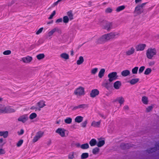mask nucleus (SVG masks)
I'll use <instances>...</instances> for the list:
<instances>
[{"label": "nucleus", "mask_w": 159, "mask_h": 159, "mask_svg": "<svg viewBox=\"0 0 159 159\" xmlns=\"http://www.w3.org/2000/svg\"><path fill=\"white\" fill-rule=\"evenodd\" d=\"M97 141L95 139H93L89 141V143L91 146H93L97 144Z\"/></svg>", "instance_id": "obj_25"}, {"label": "nucleus", "mask_w": 159, "mask_h": 159, "mask_svg": "<svg viewBox=\"0 0 159 159\" xmlns=\"http://www.w3.org/2000/svg\"><path fill=\"white\" fill-rule=\"evenodd\" d=\"M60 57L63 59L66 60L68 59L69 58V55L65 53H62L60 55Z\"/></svg>", "instance_id": "obj_26"}, {"label": "nucleus", "mask_w": 159, "mask_h": 159, "mask_svg": "<svg viewBox=\"0 0 159 159\" xmlns=\"http://www.w3.org/2000/svg\"><path fill=\"white\" fill-rule=\"evenodd\" d=\"M146 47L145 44H139L135 47L137 51H142L144 50Z\"/></svg>", "instance_id": "obj_11"}, {"label": "nucleus", "mask_w": 159, "mask_h": 159, "mask_svg": "<svg viewBox=\"0 0 159 159\" xmlns=\"http://www.w3.org/2000/svg\"><path fill=\"white\" fill-rule=\"evenodd\" d=\"M32 57L30 56H27L26 57H24L21 58V61H22L25 63H30L32 60Z\"/></svg>", "instance_id": "obj_10"}, {"label": "nucleus", "mask_w": 159, "mask_h": 159, "mask_svg": "<svg viewBox=\"0 0 159 159\" xmlns=\"http://www.w3.org/2000/svg\"><path fill=\"white\" fill-rule=\"evenodd\" d=\"M99 151V148L98 147H96L93 149L92 152L93 154L96 155L98 153Z\"/></svg>", "instance_id": "obj_36"}, {"label": "nucleus", "mask_w": 159, "mask_h": 159, "mask_svg": "<svg viewBox=\"0 0 159 159\" xmlns=\"http://www.w3.org/2000/svg\"><path fill=\"white\" fill-rule=\"evenodd\" d=\"M18 134L19 135H22L23 134V133H24V130L23 129H21L20 130V132H18Z\"/></svg>", "instance_id": "obj_57"}, {"label": "nucleus", "mask_w": 159, "mask_h": 159, "mask_svg": "<svg viewBox=\"0 0 159 159\" xmlns=\"http://www.w3.org/2000/svg\"><path fill=\"white\" fill-rule=\"evenodd\" d=\"M138 67H135L132 69V72L133 74H136L137 73L138 69Z\"/></svg>", "instance_id": "obj_43"}, {"label": "nucleus", "mask_w": 159, "mask_h": 159, "mask_svg": "<svg viewBox=\"0 0 159 159\" xmlns=\"http://www.w3.org/2000/svg\"><path fill=\"white\" fill-rule=\"evenodd\" d=\"M118 75L116 72H113L110 73L108 75V77L109 78V80L110 82H112L118 79Z\"/></svg>", "instance_id": "obj_3"}, {"label": "nucleus", "mask_w": 159, "mask_h": 159, "mask_svg": "<svg viewBox=\"0 0 159 159\" xmlns=\"http://www.w3.org/2000/svg\"><path fill=\"white\" fill-rule=\"evenodd\" d=\"M5 153V151L3 149H0V155L4 154Z\"/></svg>", "instance_id": "obj_55"}, {"label": "nucleus", "mask_w": 159, "mask_h": 159, "mask_svg": "<svg viewBox=\"0 0 159 159\" xmlns=\"http://www.w3.org/2000/svg\"><path fill=\"white\" fill-rule=\"evenodd\" d=\"M79 106V108H83L84 109L85 108L87 107H88V105L86 104H82L80 105Z\"/></svg>", "instance_id": "obj_45"}, {"label": "nucleus", "mask_w": 159, "mask_h": 159, "mask_svg": "<svg viewBox=\"0 0 159 159\" xmlns=\"http://www.w3.org/2000/svg\"><path fill=\"white\" fill-rule=\"evenodd\" d=\"M84 61L83 57L80 56L79 59L77 61V64L78 65H80L83 63Z\"/></svg>", "instance_id": "obj_31"}, {"label": "nucleus", "mask_w": 159, "mask_h": 159, "mask_svg": "<svg viewBox=\"0 0 159 159\" xmlns=\"http://www.w3.org/2000/svg\"><path fill=\"white\" fill-rule=\"evenodd\" d=\"M135 51V49L133 47L131 48L128 50L126 52V54L127 56H129L133 54Z\"/></svg>", "instance_id": "obj_19"}, {"label": "nucleus", "mask_w": 159, "mask_h": 159, "mask_svg": "<svg viewBox=\"0 0 159 159\" xmlns=\"http://www.w3.org/2000/svg\"><path fill=\"white\" fill-rule=\"evenodd\" d=\"M83 119V117L81 116H78L76 117L75 119V122L80 123L81 122Z\"/></svg>", "instance_id": "obj_21"}, {"label": "nucleus", "mask_w": 159, "mask_h": 159, "mask_svg": "<svg viewBox=\"0 0 159 159\" xmlns=\"http://www.w3.org/2000/svg\"><path fill=\"white\" fill-rule=\"evenodd\" d=\"M147 2H145L144 3H143L139 5L140 7L141 8H142L143 9V8L144 7V6L146 4Z\"/></svg>", "instance_id": "obj_59"}, {"label": "nucleus", "mask_w": 159, "mask_h": 159, "mask_svg": "<svg viewBox=\"0 0 159 159\" xmlns=\"http://www.w3.org/2000/svg\"><path fill=\"white\" fill-rule=\"evenodd\" d=\"M63 21L64 23H67L69 21V18L67 16H64L63 18Z\"/></svg>", "instance_id": "obj_47"}, {"label": "nucleus", "mask_w": 159, "mask_h": 159, "mask_svg": "<svg viewBox=\"0 0 159 159\" xmlns=\"http://www.w3.org/2000/svg\"><path fill=\"white\" fill-rule=\"evenodd\" d=\"M23 140H20L17 143L16 145L17 147H19L23 143Z\"/></svg>", "instance_id": "obj_51"}, {"label": "nucleus", "mask_w": 159, "mask_h": 159, "mask_svg": "<svg viewBox=\"0 0 159 159\" xmlns=\"http://www.w3.org/2000/svg\"><path fill=\"white\" fill-rule=\"evenodd\" d=\"M120 147L122 149H125L129 148H130L132 147V146L129 143H122L121 144Z\"/></svg>", "instance_id": "obj_18"}, {"label": "nucleus", "mask_w": 159, "mask_h": 159, "mask_svg": "<svg viewBox=\"0 0 159 159\" xmlns=\"http://www.w3.org/2000/svg\"><path fill=\"white\" fill-rule=\"evenodd\" d=\"M155 64V62L154 61H150L149 63V65L150 66H152L154 65Z\"/></svg>", "instance_id": "obj_56"}, {"label": "nucleus", "mask_w": 159, "mask_h": 159, "mask_svg": "<svg viewBox=\"0 0 159 159\" xmlns=\"http://www.w3.org/2000/svg\"><path fill=\"white\" fill-rule=\"evenodd\" d=\"M105 143V141L104 140H100L97 143V146L99 147L102 146Z\"/></svg>", "instance_id": "obj_30"}, {"label": "nucleus", "mask_w": 159, "mask_h": 159, "mask_svg": "<svg viewBox=\"0 0 159 159\" xmlns=\"http://www.w3.org/2000/svg\"><path fill=\"white\" fill-rule=\"evenodd\" d=\"M119 35V34L116 32H111L105 34L98 38L96 42L97 44H102L110 40V39L117 38Z\"/></svg>", "instance_id": "obj_1"}, {"label": "nucleus", "mask_w": 159, "mask_h": 159, "mask_svg": "<svg viewBox=\"0 0 159 159\" xmlns=\"http://www.w3.org/2000/svg\"><path fill=\"white\" fill-rule=\"evenodd\" d=\"M153 107L152 106H149L146 108V111L147 112H149L152 110Z\"/></svg>", "instance_id": "obj_49"}, {"label": "nucleus", "mask_w": 159, "mask_h": 159, "mask_svg": "<svg viewBox=\"0 0 159 159\" xmlns=\"http://www.w3.org/2000/svg\"><path fill=\"white\" fill-rule=\"evenodd\" d=\"M30 109L31 110L37 109V110H38L39 111L40 110V108H38V107H34V106H33V107H31L30 108Z\"/></svg>", "instance_id": "obj_58"}, {"label": "nucleus", "mask_w": 159, "mask_h": 159, "mask_svg": "<svg viewBox=\"0 0 159 159\" xmlns=\"http://www.w3.org/2000/svg\"><path fill=\"white\" fill-rule=\"evenodd\" d=\"M43 134L44 132L43 131H40L37 132L33 139V142L34 143H35L37 141L43 136Z\"/></svg>", "instance_id": "obj_5"}, {"label": "nucleus", "mask_w": 159, "mask_h": 159, "mask_svg": "<svg viewBox=\"0 0 159 159\" xmlns=\"http://www.w3.org/2000/svg\"><path fill=\"white\" fill-rule=\"evenodd\" d=\"M44 57L45 55L43 53L39 54L36 56V57L38 60L42 59L44 58Z\"/></svg>", "instance_id": "obj_39"}, {"label": "nucleus", "mask_w": 159, "mask_h": 159, "mask_svg": "<svg viewBox=\"0 0 159 159\" xmlns=\"http://www.w3.org/2000/svg\"><path fill=\"white\" fill-rule=\"evenodd\" d=\"M87 124V120H85L81 124L82 127L84 128L85 127H86Z\"/></svg>", "instance_id": "obj_52"}, {"label": "nucleus", "mask_w": 159, "mask_h": 159, "mask_svg": "<svg viewBox=\"0 0 159 159\" xmlns=\"http://www.w3.org/2000/svg\"><path fill=\"white\" fill-rule=\"evenodd\" d=\"M62 19L61 18H59L56 21V23H60L62 22Z\"/></svg>", "instance_id": "obj_60"}, {"label": "nucleus", "mask_w": 159, "mask_h": 159, "mask_svg": "<svg viewBox=\"0 0 159 159\" xmlns=\"http://www.w3.org/2000/svg\"><path fill=\"white\" fill-rule=\"evenodd\" d=\"M74 93L77 96L84 95V89L82 87H80L75 90Z\"/></svg>", "instance_id": "obj_6"}, {"label": "nucleus", "mask_w": 159, "mask_h": 159, "mask_svg": "<svg viewBox=\"0 0 159 159\" xmlns=\"http://www.w3.org/2000/svg\"><path fill=\"white\" fill-rule=\"evenodd\" d=\"M79 108V106H75L73 107L72 110H75Z\"/></svg>", "instance_id": "obj_62"}, {"label": "nucleus", "mask_w": 159, "mask_h": 159, "mask_svg": "<svg viewBox=\"0 0 159 159\" xmlns=\"http://www.w3.org/2000/svg\"><path fill=\"white\" fill-rule=\"evenodd\" d=\"M125 8V6L122 5L118 7L116 10V11L117 12H120V11L123 10Z\"/></svg>", "instance_id": "obj_35"}, {"label": "nucleus", "mask_w": 159, "mask_h": 159, "mask_svg": "<svg viewBox=\"0 0 159 159\" xmlns=\"http://www.w3.org/2000/svg\"><path fill=\"white\" fill-rule=\"evenodd\" d=\"M112 11L113 10L111 8L108 7L106 9L105 11L106 13H111L112 12Z\"/></svg>", "instance_id": "obj_46"}, {"label": "nucleus", "mask_w": 159, "mask_h": 159, "mask_svg": "<svg viewBox=\"0 0 159 159\" xmlns=\"http://www.w3.org/2000/svg\"><path fill=\"white\" fill-rule=\"evenodd\" d=\"M75 153L74 152H71L69 153L68 157L69 159H73L74 158V155Z\"/></svg>", "instance_id": "obj_41"}, {"label": "nucleus", "mask_w": 159, "mask_h": 159, "mask_svg": "<svg viewBox=\"0 0 159 159\" xmlns=\"http://www.w3.org/2000/svg\"><path fill=\"white\" fill-rule=\"evenodd\" d=\"M111 82L109 81V80H106L105 82H103L102 85L106 89H108L110 87L111 83Z\"/></svg>", "instance_id": "obj_17"}, {"label": "nucleus", "mask_w": 159, "mask_h": 159, "mask_svg": "<svg viewBox=\"0 0 159 159\" xmlns=\"http://www.w3.org/2000/svg\"><path fill=\"white\" fill-rule=\"evenodd\" d=\"M145 68V67L144 66H141L139 69V74H141L142 73L144 70Z\"/></svg>", "instance_id": "obj_50"}, {"label": "nucleus", "mask_w": 159, "mask_h": 159, "mask_svg": "<svg viewBox=\"0 0 159 159\" xmlns=\"http://www.w3.org/2000/svg\"><path fill=\"white\" fill-rule=\"evenodd\" d=\"M56 14V11H53L52 14L50 15V16L49 17L48 19H51L52 18L53 16L55 15Z\"/></svg>", "instance_id": "obj_53"}, {"label": "nucleus", "mask_w": 159, "mask_h": 159, "mask_svg": "<svg viewBox=\"0 0 159 159\" xmlns=\"http://www.w3.org/2000/svg\"><path fill=\"white\" fill-rule=\"evenodd\" d=\"M67 15L69 17V18L70 20H71L73 19V15L72 13V11H70L67 12Z\"/></svg>", "instance_id": "obj_32"}, {"label": "nucleus", "mask_w": 159, "mask_h": 159, "mask_svg": "<svg viewBox=\"0 0 159 159\" xmlns=\"http://www.w3.org/2000/svg\"><path fill=\"white\" fill-rule=\"evenodd\" d=\"M66 130L64 129L59 128L56 131V132L59 134L61 137H66L65 132Z\"/></svg>", "instance_id": "obj_7"}, {"label": "nucleus", "mask_w": 159, "mask_h": 159, "mask_svg": "<svg viewBox=\"0 0 159 159\" xmlns=\"http://www.w3.org/2000/svg\"><path fill=\"white\" fill-rule=\"evenodd\" d=\"M43 29V27L41 28L40 29H39L36 32V34H39L40 33H41L42 32Z\"/></svg>", "instance_id": "obj_54"}, {"label": "nucleus", "mask_w": 159, "mask_h": 159, "mask_svg": "<svg viewBox=\"0 0 159 159\" xmlns=\"http://www.w3.org/2000/svg\"><path fill=\"white\" fill-rule=\"evenodd\" d=\"M11 51L10 50H7L4 51L3 54L5 55H9L11 54Z\"/></svg>", "instance_id": "obj_48"}, {"label": "nucleus", "mask_w": 159, "mask_h": 159, "mask_svg": "<svg viewBox=\"0 0 159 159\" xmlns=\"http://www.w3.org/2000/svg\"><path fill=\"white\" fill-rule=\"evenodd\" d=\"M157 51L155 48H149L147 51L146 56L149 59H152L156 54Z\"/></svg>", "instance_id": "obj_2"}, {"label": "nucleus", "mask_w": 159, "mask_h": 159, "mask_svg": "<svg viewBox=\"0 0 159 159\" xmlns=\"http://www.w3.org/2000/svg\"><path fill=\"white\" fill-rule=\"evenodd\" d=\"M98 68H95L92 69L91 70V73L93 75H95L98 71Z\"/></svg>", "instance_id": "obj_44"}, {"label": "nucleus", "mask_w": 159, "mask_h": 159, "mask_svg": "<svg viewBox=\"0 0 159 159\" xmlns=\"http://www.w3.org/2000/svg\"><path fill=\"white\" fill-rule=\"evenodd\" d=\"M89 153H83L81 156L82 159H84L88 158L89 157Z\"/></svg>", "instance_id": "obj_37"}, {"label": "nucleus", "mask_w": 159, "mask_h": 159, "mask_svg": "<svg viewBox=\"0 0 159 159\" xmlns=\"http://www.w3.org/2000/svg\"><path fill=\"white\" fill-rule=\"evenodd\" d=\"M37 114L35 113H31L30 116L29 118L31 120H32L37 117Z\"/></svg>", "instance_id": "obj_42"}, {"label": "nucleus", "mask_w": 159, "mask_h": 159, "mask_svg": "<svg viewBox=\"0 0 159 159\" xmlns=\"http://www.w3.org/2000/svg\"><path fill=\"white\" fill-rule=\"evenodd\" d=\"M3 113V106L0 105V113Z\"/></svg>", "instance_id": "obj_61"}, {"label": "nucleus", "mask_w": 159, "mask_h": 159, "mask_svg": "<svg viewBox=\"0 0 159 159\" xmlns=\"http://www.w3.org/2000/svg\"><path fill=\"white\" fill-rule=\"evenodd\" d=\"M112 24L111 22H108L104 26L103 28L108 31L110 30L112 28Z\"/></svg>", "instance_id": "obj_15"}, {"label": "nucleus", "mask_w": 159, "mask_h": 159, "mask_svg": "<svg viewBox=\"0 0 159 159\" xmlns=\"http://www.w3.org/2000/svg\"><path fill=\"white\" fill-rule=\"evenodd\" d=\"M143 12V9L139 6L137 5L135 8L134 12L138 14H141Z\"/></svg>", "instance_id": "obj_14"}, {"label": "nucleus", "mask_w": 159, "mask_h": 159, "mask_svg": "<svg viewBox=\"0 0 159 159\" xmlns=\"http://www.w3.org/2000/svg\"><path fill=\"white\" fill-rule=\"evenodd\" d=\"M89 147V145L88 143H86L82 144L80 146V148L83 149H86L88 148Z\"/></svg>", "instance_id": "obj_33"}, {"label": "nucleus", "mask_w": 159, "mask_h": 159, "mask_svg": "<svg viewBox=\"0 0 159 159\" xmlns=\"http://www.w3.org/2000/svg\"><path fill=\"white\" fill-rule=\"evenodd\" d=\"M142 101L143 103L147 105L148 103V98L146 96H143L142 98Z\"/></svg>", "instance_id": "obj_28"}, {"label": "nucleus", "mask_w": 159, "mask_h": 159, "mask_svg": "<svg viewBox=\"0 0 159 159\" xmlns=\"http://www.w3.org/2000/svg\"><path fill=\"white\" fill-rule=\"evenodd\" d=\"M130 71L128 70H125L121 72V75L125 77L130 74Z\"/></svg>", "instance_id": "obj_20"}, {"label": "nucleus", "mask_w": 159, "mask_h": 159, "mask_svg": "<svg viewBox=\"0 0 159 159\" xmlns=\"http://www.w3.org/2000/svg\"><path fill=\"white\" fill-rule=\"evenodd\" d=\"M139 80L138 78L133 79L131 80L129 83L132 85H134L137 83Z\"/></svg>", "instance_id": "obj_24"}, {"label": "nucleus", "mask_w": 159, "mask_h": 159, "mask_svg": "<svg viewBox=\"0 0 159 159\" xmlns=\"http://www.w3.org/2000/svg\"><path fill=\"white\" fill-rule=\"evenodd\" d=\"M8 135V132L7 131H0V136H3L4 138H7Z\"/></svg>", "instance_id": "obj_27"}, {"label": "nucleus", "mask_w": 159, "mask_h": 159, "mask_svg": "<svg viewBox=\"0 0 159 159\" xmlns=\"http://www.w3.org/2000/svg\"><path fill=\"white\" fill-rule=\"evenodd\" d=\"M72 119L70 117H67L64 120L65 122L67 124H70L71 123Z\"/></svg>", "instance_id": "obj_34"}, {"label": "nucleus", "mask_w": 159, "mask_h": 159, "mask_svg": "<svg viewBox=\"0 0 159 159\" xmlns=\"http://www.w3.org/2000/svg\"><path fill=\"white\" fill-rule=\"evenodd\" d=\"M152 72V70L150 68H148L146 69L144 74L146 75H148Z\"/></svg>", "instance_id": "obj_40"}, {"label": "nucleus", "mask_w": 159, "mask_h": 159, "mask_svg": "<svg viewBox=\"0 0 159 159\" xmlns=\"http://www.w3.org/2000/svg\"><path fill=\"white\" fill-rule=\"evenodd\" d=\"M48 35L49 36H50L52 35V34H53L52 33V32L51 31H49L48 34Z\"/></svg>", "instance_id": "obj_63"}, {"label": "nucleus", "mask_w": 159, "mask_h": 159, "mask_svg": "<svg viewBox=\"0 0 159 159\" xmlns=\"http://www.w3.org/2000/svg\"><path fill=\"white\" fill-rule=\"evenodd\" d=\"M99 94V91L97 89L92 90L90 93V96L92 98H94Z\"/></svg>", "instance_id": "obj_12"}, {"label": "nucleus", "mask_w": 159, "mask_h": 159, "mask_svg": "<svg viewBox=\"0 0 159 159\" xmlns=\"http://www.w3.org/2000/svg\"><path fill=\"white\" fill-rule=\"evenodd\" d=\"M101 122V120L97 122L93 121L91 123V126L94 127L99 128L100 127Z\"/></svg>", "instance_id": "obj_13"}, {"label": "nucleus", "mask_w": 159, "mask_h": 159, "mask_svg": "<svg viewBox=\"0 0 159 159\" xmlns=\"http://www.w3.org/2000/svg\"><path fill=\"white\" fill-rule=\"evenodd\" d=\"M159 149V142H157L155 145L154 148H151L150 149H148L147 151L149 153H152L155 152L157 150Z\"/></svg>", "instance_id": "obj_8"}, {"label": "nucleus", "mask_w": 159, "mask_h": 159, "mask_svg": "<svg viewBox=\"0 0 159 159\" xmlns=\"http://www.w3.org/2000/svg\"><path fill=\"white\" fill-rule=\"evenodd\" d=\"M28 119V117L27 115H24L20 116L18 119L19 121H21L23 123L25 122Z\"/></svg>", "instance_id": "obj_9"}, {"label": "nucleus", "mask_w": 159, "mask_h": 159, "mask_svg": "<svg viewBox=\"0 0 159 159\" xmlns=\"http://www.w3.org/2000/svg\"><path fill=\"white\" fill-rule=\"evenodd\" d=\"M37 105L39 107V108H42L46 106L45 104V102L43 101H40L37 103Z\"/></svg>", "instance_id": "obj_23"}, {"label": "nucleus", "mask_w": 159, "mask_h": 159, "mask_svg": "<svg viewBox=\"0 0 159 159\" xmlns=\"http://www.w3.org/2000/svg\"><path fill=\"white\" fill-rule=\"evenodd\" d=\"M121 85V83L119 81H117L114 83V87L116 89H119Z\"/></svg>", "instance_id": "obj_16"}, {"label": "nucleus", "mask_w": 159, "mask_h": 159, "mask_svg": "<svg viewBox=\"0 0 159 159\" xmlns=\"http://www.w3.org/2000/svg\"><path fill=\"white\" fill-rule=\"evenodd\" d=\"M16 109L10 106L4 107L3 106V113H10L15 112Z\"/></svg>", "instance_id": "obj_4"}, {"label": "nucleus", "mask_w": 159, "mask_h": 159, "mask_svg": "<svg viewBox=\"0 0 159 159\" xmlns=\"http://www.w3.org/2000/svg\"><path fill=\"white\" fill-rule=\"evenodd\" d=\"M51 143V140L50 139L47 142V144L48 145H49Z\"/></svg>", "instance_id": "obj_64"}, {"label": "nucleus", "mask_w": 159, "mask_h": 159, "mask_svg": "<svg viewBox=\"0 0 159 159\" xmlns=\"http://www.w3.org/2000/svg\"><path fill=\"white\" fill-rule=\"evenodd\" d=\"M51 31L53 34L55 32H57L59 33H61V30L58 27H56L54 28Z\"/></svg>", "instance_id": "obj_29"}, {"label": "nucleus", "mask_w": 159, "mask_h": 159, "mask_svg": "<svg viewBox=\"0 0 159 159\" xmlns=\"http://www.w3.org/2000/svg\"><path fill=\"white\" fill-rule=\"evenodd\" d=\"M105 71V70L104 69L102 68L101 69L98 75V77L100 78H102L104 76Z\"/></svg>", "instance_id": "obj_22"}, {"label": "nucleus", "mask_w": 159, "mask_h": 159, "mask_svg": "<svg viewBox=\"0 0 159 159\" xmlns=\"http://www.w3.org/2000/svg\"><path fill=\"white\" fill-rule=\"evenodd\" d=\"M116 100L120 104L123 103L124 102V99L122 97H120L117 98L116 99Z\"/></svg>", "instance_id": "obj_38"}]
</instances>
